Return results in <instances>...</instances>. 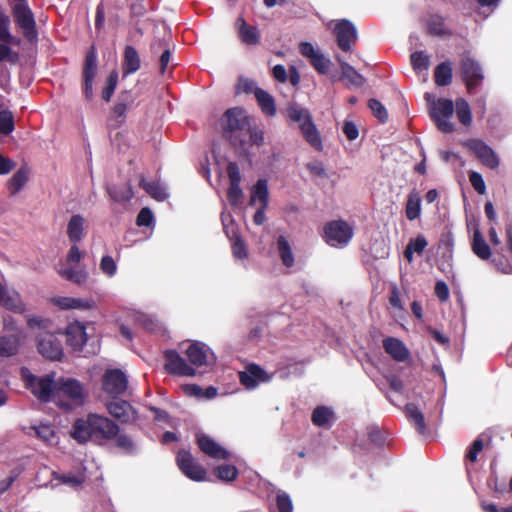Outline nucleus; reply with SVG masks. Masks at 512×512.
Segmentation results:
<instances>
[{
	"mask_svg": "<svg viewBox=\"0 0 512 512\" xmlns=\"http://www.w3.org/2000/svg\"><path fill=\"white\" fill-rule=\"evenodd\" d=\"M119 426L113 420L97 413H89L84 418L77 419L71 430V437L79 444L93 442L103 445L115 438Z\"/></svg>",
	"mask_w": 512,
	"mask_h": 512,
	"instance_id": "f257e3e1",
	"label": "nucleus"
},
{
	"mask_svg": "<svg viewBox=\"0 0 512 512\" xmlns=\"http://www.w3.org/2000/svg\"><path fill=\"white\" fill-rule=\"evenodd\" d=\"M250 123L251 118L241 107L228 109L221 119L223 137L230 142L239 154H247V142L242 138V135L249 129Z\"/></svg>",
	"mask_w": 512,
	"mask_h": 512,
	"instance_id": "f03ea898",
	"label": "nucleus"
},
{
	"mask_svg": "<svg viewBox=\"0 0 512 512\" xmlns=\"http://www.w3.org/2000/svg\"><path fill=\"white\" fill-rule=\"evenodd\" d=\"M10 25L9 15L0 9V64L5 61L16 63L19 60V54L10 45L18 46L21 39L11 34Z\"/></svg>",
	"mask_w": 512,
	"mask_h": 512,
	"instance_id": "7ed1b4c3",
	"label": "nucleus"
},
{
	"mask_svg": "<svg viewBox=\"0 0 512 512\" xmlns=\"http://www.w3.org/2000/svg\"><path fill=\"white\" fill-rule=\"evenodd\" d=\"M460 76L468 93L477 89L484 80V73L480 63L471 57L470 53H464L460 60Z\"/></svg>",
	"mask_w": 512,
	"mask_h": 512,
	"instance_id": "20e7f679",
	"label": "nucleus"
},
{
	"mask_svg": "<svg viewBox=\"0 0 512 512\" xmlns=\"http://www.w3.org/2000/svg\"><path fill=\"white\" fill-rule=\"evenodd\" d=\"M13 16L16 24L22 30L24 38L31 44L38 41V32L34 14L26 3H17L14 5Z\"/></svg>",
	"mask_w": 512,
	"mask_h": 512,
	"instance_id": "39448f33",
	"label": "nucleus"
},
{
	"mask_svg": "<svg viewBox=\"0 0 512 512\" xmlns=\"http://www.w3.org/2000/svg\"><path fill=\"white\" fill-rule=\"evenodd\" d=\"M454 113V104L450 99L440 98L433 101L430 108V116L437 128L443 133H452L455 126L450 122Z\"/></svg>",
	"mask_w": 512,
	"mask_h": 512,
	"instance_id": "423d86ee",
	"label": "nucleus"
},
{
	"mask_svg": "<svg viewBox=\"0 0 512 512\" xmlns=\"http://www.w3.org/2000/svg\"><path fill=\"white\" fill-rule=\"evenodd\" d=\"M353 237V229L344 220H334L324 226V240L334 247L346 246Z\"/></svg>",
	"mask_w": 512,
	"mask_h": 512,
	"instance_id": "0eeeda50",
	"label": "nucleus"
},
{
	"mask_svg": "<svg viewBox=\"0 0 512 512\" xmlns=\"http://www.w3.org/2000/svg\"><path fill=\"white\" fill-rule=\"evenodd\" d=\"M26 386L34 396L42 402L54 401V395L57 388L52 375L37 377L33 374L25 376Z\"/></svg>",
	"mask_w": 512,
	"mask_h": 512,
	"instance_id": "6e6552de",
	"label": "nucleus"
},
{
	"mask_svg": "<svg viewBox=\"0 0 512 512\" xmlns=\"http://www.w3.org/2000/svg\"><path fill=\"white\" fill-rule=\"evenodd\" d=\"M97 71V50L95 45H91L86 52L82 68L83 94L88 101L93 99V83Z\"/></svg>",
	"mask_w": 512,
	"mask_h": 512,
	"instance_id": "1a4fd4ad",
	"label": "nucleus"
},
{
	"mask_svg": "<svg viewBox=\"0 0 512 512\" xmlns=\"http://www.w3.org/2000/svg\"><path fill=\"white\" fill-rule=\"evenodd\" d=\"M60 396L67 397L77 406L82 405L86 398L82 384L78 380L72 378L61 379L57 383L54 401L58 402Z\"/></svg>",
	"mask_w": 512,
	"mask_h": 512,
	"instance_id": "9d476101",
	"label": "nucleus"
},
{
	"mask_svg": "<svg viewBox=\"0 0 512 512\" xmlns=\"http://www.w3.org/2000/svg\"><path fill=\"white\" fill-rule=\"evenodd\" d=\"M176 463L180 471L189 479L197 482L205 480V468L194 460L190 451L181 449L177 453Z\"/></svg>",
	"mask_w": 512,
	"mask_h": 512,
	"instance_id": "9b49d317",
	"label": "nucleus"
},
{
	"mask_svg": "<svg viewBox=\"0 0 512 512\" xmlns=\"http://www.w3.org/2000/svg\"><path fill=\"white\" fill-rule=\"evenodd\" d=\"M128 379L125 373L120 369H108L102 376V389L103 391L116 397L123 394L127 390Z\"/></svg>",
	"mask_w": 512,
	"mask_h": 512,
	"instance_id": "f8f14e48",
	"label": "nucleus"
},
{
	"mask_svg": "<svg viewBox=\"0 0 512 512\" xmlns=\"http://www.w3.org/2000/svg\"><path fill=\"white\" fill-rule=\"evenodd\" d=\"M38 352L50 360H61L63 346L61 340L54 333L44 332L37 337Z\"/></svg>",
	"mask_w": 512,
	"mask_h": 512,
	"instance_id": "ddd939ff",
	"label": "nucleus"
},
{
	"mask_svg": "<svg viewBox=\"0 0 512 512\" xmlns=\"http://www.w3.org/2000/svg\"><path fill=\"white\" fill-rule=\"evenodd\" d=\"M334 34L338 47L344 52L350 51L358 39L355 25L347 19H341L335 24Z\"/></svg>",
	"mask_w": 512,
	"mask_h": 512,
	"instance_id": "4468645a",
	"label": "nucleus"
},
{
	"mask_svg": "<svg viewBox=\"0 0 512 512\" xmlns=\"http://www.w3.org/2000/svg\"><path fill=\"white\" fill-rule=\"evenodd\" d=\"M106 409L112 417L123 424L132 423L138 418L136 409L128 401L122 399L107 402Z\"/></svg>",
	"mask_w": 512,
	"mask_h": 512,
	"instance_id": "2eb2a0df",
	"label": "nucleus"
},
{
	"mask_svg": "<svg viewBox=\"0 0 512 512\" xmlns=\"http://www.w3.org/2000/svg\"><path fill=\"white\" fill-rule=\"evenodd\" d=\"M166 360L165 370L171 375L194 376L196 371L191 367L176 350H166L164 353Z\"/></svg>",
	"mask_w": 512,
	"mask_h": 512,
	"instance_id": "dca6fc26",
	"label": "nucleus"
},
{
	"mask_svg": "<svg viewBox=\"0 0 512 512\" xmlns=\"http://www.w3.org/2000/svg\"><path fill=\"white\" fill-rule=\"evenodd\" d=\"M227 175L229 178L227 199L232 206H235L238 204V202L243 194L242 189L240 187L242 177H241L239 166L236 162L228 163Z\"/></svg>",
	"mask_w": 512,
	"mask_h": 512,
	"instance_id": "f3484780",
	"label": "nucleus"
},
{
	"mask_svg": "<svg viewBox=\"0 0 512 512\" xmlns=\"http://www.w3.org/2000/svg\"><path fill=\"white\" fill-rule=\"evenodd\" d=\"M196 443L204 454L213 459L227 460L230 457V453L224 447L206 434H197Z\"/></svg>",
	"mask_w": 512,
	"mask_h": 512,
	"instance_id": "a211bd4d",
	"label": "nucleus"
},
{
	"mask_svg": "<svg viewBox=\"0 0 512 512\" xmlns=\"http://www.w3.org/2000/svg\"><path fill=\"white\" fill-rule=\"evenodd\" d=\"M239 380L246 389L251 390L268 381L269 377L259 365L249 364L244 371L239 372Z\"/></svg>",
	"mask_w": 512,
	"mask_h": 512,
	"instance_id": "6ab92c4d",
	"label": "nucleus"
},
{
	"mask_svg": "<svg viewBox=\"0 0 512 512\" xmlns=\"http://www.w3.org/2000/svg\"><path fill=\"white\" fill-rule=\"evenodd\" d=\"M65 335L67 345L74 351H81L87 341L86 328L79 322L69 324Z\"/></svg>",
	"mask_w": 512,
	"mask_h": 512,
	"instance_id": "aec40b11",
	"label": "nucleus"
},
{
	"mask_svg": "<svg viewBox=\"0 0 512 512\" xmlns=\"http://www.w3.org/2000/svg\"><path fill=\"white\" fill-rule=\"evenodd\" d=\"M426 32L430 36L449 38L452 30L445 24V19L439 14H432L426 20Z\"/></svg>",
	"mask_w": 512,
	"mask_h": 512,
	"instance_id": "412c9836",
	"label": "nucleus"
},
{
	"mask_svg": "<svg viewBox=\"0 0 512 512\" xmlns=\"http://www.w3.org/2000/svg\"><path fill=\"white\" fill-rule=\"evenodd\" d=\"M385 352L395 361L403 362L409 358V351L404 343L394 337H387L383 340Z\"/></svg>",
	"mask_w": 512,
	"mask_h": 512,
	"instance_id": "4be33fe9",
	"label": "nucleus"
},
{
	"mask_svg": "<svg viewBox=\"0 0 512 512\" xmlns=\"http://www.w3.org/2000/svg\"><path fill=\"white\" fill-rule=\"evenodd\" d=\"M472 150L475 152L477 158L490 169H495L499 166V159L493 149L485 144L483 141H475L472 145Z\"/></svg>",
	"mask_w": 512,
	"mask_h": 512,
	"instance_id": "5701e85b",
	"label": "nucleus"
},
{
	"mask_svg": "<svg viewBox=\"0 0 512 512\" xmlns=\"http://www.w3.org/2000/svg\"><path fill=\"white\" fill-rule=\"evenodd\" d=\"M236 27L240 40L246 45H257L260 42V32L256 26L247 24L243 17L236 21Z\"/></svg>",
	"mask_w": 512,
	"mask_h": 512,
	"instance_id": "b1692460",
	"label": "nucleus"
},
{
	"mask_svg": "<svg viewBox=\"0 0 512 512\" xmlns=\"http://www.w3.org/2000/svg\"><path fill=\"white\" fill-rule=\"evenodd\" d=\"M208 352L209 348L205 344L194 341L188 346L185 353L192 365L201 367L208 363Z\"/></svg>",
	"mask_w": 512,
	"mask_h": 512,
	"instance_id": "393cba45",
	"label": "nucleus"
},
{
	"mask_svg": "<svg viewBox=\"0 0 512 512\" xmlns=\"http://www.w3.org/2000/svg\"><path fill=\"white\" fill-rule=\"evenodd\" d=\"M300 130L304 139L316 150L322 151L323 144L319 131L317 130L312 118L300 124Z\"/></svg>",
	"mask_w": 512,
	"mask_h": 512,
	"instance_id": "a878e982",
	"label": "nucleus"
},
{
	"mask_svg": "<svg viewBox=\"0 0 512 512\" xmlns=\"http://www.w3.org/2000/svg\"><path fill=\"white\" fill-rule=\"evenodd\" d=\"M140 66L141 60L137 50L133 46H126L122 62L123 76L135 73L140 69Z\"/></svg>",
	"mask_w": 512,
	"mask_h": 512,
	"instance_id": "bb28decb",
	"label": "nucleus"
},
{
	"mask_svg": "<svg viewBox=\"0 0 512 512\" xmlns=\"http://www.w3.org/2000/svg\"><path fill=\"white\" fill-rule=\"evenodd\" d=\"M85 219L80 214L72 215L67 224V236L70 242L77 244L84 237Z\"/></svg>",
	"mask_w": 512,
	"mask_h": 512,
	"instance_id": "cd10ccee",
	"label": "nucleus"
},
{
	"mask_svg": "<svg viewBox=\"0 0 512 512\" xmlns=\"http://www.w3.org/2000/svg\"><path fill=\"white\" fill-rule=\"evenodd\" d=\"M471 249L473 253L481 260H489L492 256L490 246L478 228L473 232Z\"/></svg>",
	"mask_w": 512,
	"mask_h": 512,
	"instance_id": "c85d7f7f",
	"label": "nucleus"
},
{
	"mask_svg": "<svg viewBox=\"0 0 512 512\" xmlns=\"http://www.w3.org/2000/svg\"><path fill=\"white\" fill-rule=\"evenodd\" d=\"M0 306L18 314H22L26 311V305L22 301L20 294L16 291L10 293L8 290H6L3 298L0 301Z\"/></svg>",
	"mask_w": 512,
	"mask_h": 512,
	"instance_id": "c756f323",
	"label": "nucleus"
},
{
	"mask_svg": "<svg viewBox=\"0 0 512 512\" xmlns=\"http://www.w3.org/2000/svg\"><path fill=\"white\" fill-rule=\"evenodd\" d=\"M276 245H277V251L279 254V258H280L282 264L286 268L293 267L295 264V258H294L292 246H291L290 242L288 241V239L285 236L280 235L277 238Z\"/></svg>",
	"mask_w": 512,
	"mask_h": 512,
	"instance_id": "7c9ffc66",
	"label": "nucleus"
},
{
	"mask_svg": "<svg viewBox=\"0 0 512 512\" xmlns=\"http://www.w3.org/2000/svg\"><path fill=\"white\" fill-rule=\"evenodd\" d=\"M20 337L17 334L0 336V357H11L18 353Z\"/></svg>",
	"mask_w": 512,
	"mask_h": 512,
	"instance_id": "2f4dec72",
	"label": "nucleus"
},
{
	"mask_svg": "<svg viewBox=\"0 0 512 512\" xmlns=\"http://www.w3.org/2000/svg\"><path fill=\"white\" fill-rule=\"evenodd\" d=\"M405 413L407 419L414 425L418 433L422 435L425 434L427 427L424 414L419 410L417 405L414 403H407L405 405Z\"/></svg>",
	"mask_w": 512,
	"mask_h": 512,
	"instance_id": "473e14b6",
	"label": "nucleus"
},
{
	"mask_svg": "<svg viewBox=\"0 0 512 512\" xmlns=\"http://www.w3.org/2000/svg\"><path fill=\"white\" fill-rule=\"evenodd\" d=\"M255 98L262 112L267 116H274L277 112L274 98L265 90L256 88L254 91Z\"/></svg>",
	"mask_w": 512,
	"mask_h": 512,
	"instance_id": "72a5a7b5",
	"label": "nucleus"
},
{
	"mask_svg": "<svg viewBox=\"0 0 512 512\" xmlns=\"http://www.w3.org/2000/svg\"><path fill=\"white\" fill-rule=\"evenodd\" d=\"M107 192L110 198L118 203L128 202L134 195L132 186L129 182L107 187Z\"/></svg>",
	"mask_w": 512,
	"mask_h": 512,
	"instance_id": "f704fd0d",
	"label": "nucleus"
},
{
	"mask_svg": "<svg viewBox=\"0 0 512 512\" xmlns=\"http://www.w3.org/2000/svg\"><path fill=\"white\" fill-rule=\"evenodd\" d=\"M452 64L450 61H444L438 64L434 70V81L437 86H448L452 82Z\"/></svg>",
	"mask_w": 512,
	"mask_h": 512,
	"instance_id": "c9c22d12",
	"label": "nucleus"
},
{
	"mask_svg": "<svg viewBox=\"0 0 512 512\" xmlns=\"http://www.w3.org/2000/svg\"><path fill=\"white\" fill-rule=\"evenodd\" d=\"M29 179V169L27 167H21L8 181V190L11 195H16L25 186Z\"/></svg>",
	"mask_w": 512,
	"mask_h": 512,
	"instance_id": "e433bc0d",
	"label": "nucleus"
},
{
	"mask_svg": "<svg viewBox=\"0 0 512 512\" xmlns=\"http://www.w3.org/2000/svg\"><path fill=\"white\" fill-rule=\"evenodd\" d=\"M256 199L259 200L261 206L268 207L269 203V191L267 181L265 179H259L251 191V197L249 204L254 205Z\"/></svg>",
	"mask_w": 512,
	"mask_h": 512,
	"instance_id": "4c0bfd02",
	"label": "nucleus"
},
{
	"mask_svg": "<svg viewBox=\"0 0 512 512\" xmlns=\"http://www.w3.org/2000/svg\"><path fill=\"white\" fill-rule=\"evenodd\" d=\"M405 214L410 221L417 219L421 214V197L416 190H412L407 197Z\"/></svg>",
	"mask_w": 512,
	"mask_h": 512,
	"instance_id": "58836bf2",
	"label": "nucleus"
},
{
	"mask_svg": "<svg viewBox=\"0 0 512 512\" xmlns=\"http://www.w3.org/2000/svg\"><path fill=\"white\" fill-rule=\"evenodd\" d=\"M427 245L428 242L423 235H418L416 238L410 239L404 250L405 259L408 262H412L414 253H417L419 255L422 254Z\"/></svg>",
	"mask_w": 512,
	"mask_h": 512,
	"instance_id": "ea45409f",
	"label": "nucleus"
},
{
	"mask_svg": "<svg viewBox=\"0 0 512 512\" xmlns=\"http://www.w3.org/2000/svg\"><path fill=\"white\" fill-rule=\"evenodd\" d=\"M338 61L341 67L342 78L348 80L355 87H360L365 83V78L353 66L340 59Z\"/></svg>",
	"mask_w": 512,
	"mask_h": 512,
	"instance_id": "a19ab883",
	"label": "nucleus"
},
{
	"mask_svg": "<svg viewBox=\"0 0 512 512\" xmlns=\"http://www.w3.org/2000/svg\"><path fill=\"white\" fill-rule=\"evenodd\" d=\"M53 478L57 480L61 484H65L73 489L80 488L83 483L86 481V475L85 473H67V474H61L53 472Z\"/></svg>",
	"mask_w": 512,
	"mask_h": 512,
	"instance_id": "79ce46f5",
	"label": "nucleus"
},
{
	"mask_svg": "<svg viewBox=\"0 0 512 512\" xmlns=\"http://www.w3.org/2000/svg\"><path fill=\"white\" fill-rule=\"evenodd\" d=\"M334 419L333 411L326 406H317L311 415L312 423L317 427H325Z\"/></svg>",
	"mask_w": 512,
	"mask_h": 512,
	"instance_id": "37998d69",
	"label": "nucleus"
},
{
	"mask_svg": "<svg viewBox=\"0 0 512 512\" xmlns=\"http://www.w3.org/2000/svg\"><path fill=\"white\" fill-rule=\"evenodd\" d=\"M139 186L143 188L152 198L157 201H163L166 199L167 194L161 184L157 181H146L142 175L139 181Z\"/></svg>",
	"mask_w": 512,
	"mask_h": 512,
	"instance_id": "c03bdc74",
	"label": "nucleus"
},
{
	"mask_svg": "<svg viewBox=\"0 0 512 512\" xmlns=\"http://www.w3.org/2000/svg\"><path fill=\"white\" fill-rule=\"evenodd\" d=\"M286 116L290 122L298 123L299 125L312 118L306 108L301 107L297 103H290L286 108Z\"/></svg>",
	"mask_w": 512,
	"mask_h": 512,
	"instance_id": "a18cd8bd",
	"label": "nucleus"
},
{
	"mask_svg": "<svg viewBox=\"0 0 512 512\" xmlns=\"http://www.w3.org/2000/svg\"><path fill=\"white\" fill-rule=\"evenodd\" d=\"M0 108L2 104L0 103ZM15 130L14 114L9 109H0V135L8 136Z\"/></svg>",
	"mask_w": 512,
	"mask_h": 512,
	"instance_id": "49530a36",
	"label": "nucleus"
},
{
	"mask_svg": "<svg viewBox=\"0 0 512 512\" xmlns=\"http://www.w3.org/2000/svg\"><path fill=\"white\" fill-rule=\"evenodd\" d=\"M214 475L223 482H232L238 477V469L232 464H222L214 468Z\"/></svg>",
	"mask_w": 512,
	"mask_h": 512,
	"instance_id": "de8ad7c7",
	"label": "nucleus"
},
{
	"mask_svg": "<svg viewBox=\"0 0 512 512\" xmlns=\"http://www.w3.org/2000/svg\"><path fill=\"white\" fill-rule=\"evenodd\" d=\"M133 102L132 96L128 91H124L119 96V101L113 106L112 114L116 118H122L119 122L122 123L124 121L125 112L129 105Z\"/></svg>",
	"mask_w": 512,
	"mask_h": 512,
	"instance_id": "09e8293b",
	"label": "nucleus"
},
{
	"mask_svg": "<svg viewBox=\"0 0 512 512\" xmlns=\"http://www.w3.org/2000/svg\"><path fill=\"white\" fill-rule=\"evenodd\" d=\"M242 138L246 140L247 146L256 145L259 147L264 144V132L257 126H252L251 123L249 129L243 133ZM244 155L248 156L249 152L247 151V154Z\"/></svg>",
	"mask_w": 512,
	"mask_h": 512,
	"instance_id": "8fccbe9b",
	"label": "nucleus"
},
{
	"mask_svg": "<svg viewBox=\"0 0 512 512\" xmlns=\"http://www.w3.org/2000/svg\"><path fill=\"white\" fill-rule=\"evenodd\" d=\"M456 115L461 124L470 126L472 123L471 109L468 102L463 98L456 100Z\"/></svg>",
	"mask_w": 512,
	"mask_h": 512,
	"instance_id": "3c124183",
	"label": "nucleus"
},
{
	"mask_svg": "<svg viewBox=\"0 0 512 512\" xmlns=\"http://www.w3.org/2000/svg\"><path fill=\"white\" fill-rule=\"evenodd\" d=\"M226 235L229 237V239L232 241V253L233 255L238 259H245L247 258V249L244 241L241 239L238 231H234L232 235L229 234L228 231H226Z\"/></svg>",
	"mask_w": 512,
	"mask_h": 512,
	"instance_id": "603ef678",
	"label": "nucleus"
},
{
	"mask_svg": "<svg viewBox=\"0 0 512 512\" xmlns=\"http://www.w3.org/2000/svg\"><path fill=\"white\" fill-rule=\"evenodd\" d=\"M410 61L416 72L427 71L430 66V57L424 51H416L411 54Z\"/></svg>",
	"mask_w": 512,
	"mask_h": 512,
	"instance_id": "864d4df0",
	"label": "nucleus"
},
{
	"mask_svg": "<svg viewBox=\"0 0 512 512\" xmlns=\"http://www.w3.org/2000/svg\"><path fill=\"white\" fill-rule=\"evenodd\" d=\"M118 83V72L112 70L107 79L104 88L102 89L101 96L105 102H109L115 92Z\"/></svg>",
	"mask_w": 512,
	"mask_h": 512,
	"instance_id": "5fc2aeb1",
	"label": "nucleus"
},
{
	"mask_svg": "<svg viewBox=\"0 0 512 512\" xmlns=\"http://www.w3.org/2000/svg\"><path fill=\"white\" fill-rule=\"evenodd\" d=\"M60 275L77 285L84 284L88 278V273L85 270L64 269L60 271Z\"/></svg>",
	"mask_w": 512,
	"mask_h": 512,
	"instance_id": "6e6d98bb",
	"label": "nucleus"
},
{
	"mask_svg": "<svg viewBox=\"0 0 512 512\" xmlns=\"http://www.w3.org/2000/svg\"><path fill=\"white\" fill-rule=\"evenodd\" d=\"M35 432V436L43 442L51 444L55 438V432L51 425L41 424L39 426H32L30 428Z\"/></svg>",
	"mask_w": 512,
	"mask_h": 512,
	"instance_id": "4d7b16f0",
	"label": "nucleus"
},
{
	"mask_svg": "<svg viewBox=\"0 0 512 512\" xmlns=\"http://www.w3.org/2000/svg\"><path fill=\"white\" fill-rule=\"evenodd\" d=\"M368 107L372 111L373 115L381 122L386 123L388 120V112L383 104L377 99H369Z\"/></svg>",
	"mask_w": 512,
	"mask_h": 512,
	"instance_id": "13d9d810",
	"label": "nucleus"
},
{
	"mask_svg": "<svg viewBox=\"0 0 512 512\" xmlns=\"http://www.w3.org/2000/svg\"><path fill=\"white\" fill-rule=\"evenodd\" d=\"M310 64L320 74H327L330 67V60L322 53L318 52L311 60Z\"/></svg>",
	"mask_w": 512,
	"mask_h": 512,
	"instance_id": "bf43d9fd",
	"label": "nucleus"
},
{
	"mask_svg": "<svg viewBox=\"0 0 512 512\" xmlns=\"http://www.w3.org/2000/svg\"><path fill=\"white\" fill-rule=\"evenodd\" d=\"M113 439L115 440L116 447L124 452L132 453L134 451V442L127 434H120L118 432L117 436Z\"/></svg>",
	"mask_w": 512,
	"mask_h": 512,
	"instance_id": "052dcab7",
	"label": "nucleus"
},
{
	"mask_svg": "<svg viewBox=\"0 0 512 512\" xmlns=\"http://www.w3.org/2000/svg\"><path fill=\"white\" fill-rule=\"evenodd\" d=\"M276 506L279 512H292L293 510L292 500L285 492L277 494Z\"/></svg>",
	"mask_w": 512,
	"mask_h": 512,
	"instance_id": "680f3d73",
	"label": "nucleus"
},
{
	"mask_svg": "<svg viewBox=\"0 0 512 512\" xmlns=\"http://www.w3.org/2000/svg\"><path fill=\"white\" fill-rule=\"evenodd\" d=\"M145 0H138L133 1L129 5V18L131 21H134L135 19L142 17L146 13V7L144 5Z\"/></svg>",
	"mask_w": 512,
	"mask_h": 512,
	"instance_id": "e2e57ef3",
	"label": "nucleus"
},
{
	"mask_svg": "<svg viewBox=\"0 0 512 512\" xmlns=\"http://www.w3.org/2000/svg\"><path fill=\"white\" fill-rule=\"evenodd\" d=\"M100 269L104 274L111 277L115 275L117 271V266L114 259L111 256L105 255L102 257L100 261Z\"/></svg>",
	"mask_w": 512,
	"mask_h": 512,
	"instance_id": "0e129e2a",
	"label": "nucleus"
},
{
	"mask_svg": "<svg viewBox=\"0 0 512 512\" xmlns=\"http://www.w3.org/2000/svg\"><path fill=\"white\" fill-rule=\"evenodd\" d=\"M154 221V216L150 208L144 207L140 210L136 218V224L138 226H150Z\"/></svg>",
	"mask_w": 512,
	"mask_h": 512,
	"instance_id": "69168bd1",
	"label": "nucleus"
},
{
	"mask_svg": "<svg viewBox=\"0 0 512 512\" xmlns=\"http://www.w3.org/2000/svg\"><path fill=\"white\" fill-rule=\"evenodd\" d=\"M469 181L472 185V187L481 195H483L486 192V186L485 182L483 180V177L478 172H471L469 174Z\"/></svg>",
	"mask_w": 512,
	"mask_h": 512,
	"instance_id": "338daca9",
	"label": "nucleus"
},
{
	"mask_svg": "<svg viewBox=\"0 0 512 512\" xmlns=\"http://www.w3.org/2000/svg\"><path fill=\"white\" fill-rule=\"evenodd\" d=\"M483 447L484 443L481 439L474 440L466 453V459L470 462H476L478 454L483 450Z\"/></svg>",
	"mask_w": 512,
	"mask_h": 512,
	"instance_id": "774afa93",
	"label": "nucleus"
}]
</instances>
